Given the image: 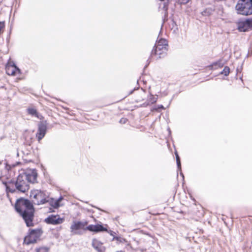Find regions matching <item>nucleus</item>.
I'll return each instance as SVG.
<instances>
[{"label":"nucleus","instance_id":"1","mask_svg":"<svg viewBox=\"0 0 252 252\" xmlns=\"http://www.w3.org/2000/svg\"><path fill=\"white\" fill-rule=\"evenodd\" d=\"M15 209L21 216L28 227L33 226L34 208L29 200L23 198L17 199L15 204Z\"/></svg>","mask_w":252,"mask_h":252},{"label":"nucleus","instance_id":"2","mask_svg":"<svg viewBox=\"0 0 252 252\" xmlns=\"http://www.w3.org/2000/svg\"><path fill=\"white\" fill-rule=\"evenodd\" d=\"M3 184L5 186L7 193H26L30 189L28 182L21 174L17 177L16 181L11 180L8 182H3Z\"/></svg>","mask_w":252,"mask_h":252},{"label":"nucleus","instance_id":"3","mask_svg":"<svg viewBox=\"0 0 252 252\" xmlns=\"http://www.w3.org/2000/svg\"><path fill=\"white\" fill-rule=\"evenodd\" d=\"M168 47V42L166 39L160 38L157 40L152 50L148 61L150 63L154 59L158 60L164 58L167 55Z\"/></svg>","mask_w":252,"mask_h":252},{"label":"nucleus","instance_id":"4","mask_svg":"<svg viewBox=\"0 0 252 252\" xmlns=\"http://www.w3.org/2000/svg\"><path fill=\"white\" fill-rule=\"evenodd\" d=\"M235 9L238 14L248 16L252 14V0H239Z\"/></svg>","mask_w":252,"mask_h":252},{"label":"nucleus","instance_id":"5","mask_svg":"<svg viewBox=\"0 0 252 252\" xmlns=\"http://www.w3.org/2000/svg\"><path fill=\"white\" fill-rule=\"evenodd\" d=\"M87 221H73L70 226V232L73 235H81L79 230L82 229L85 230V226L88 224Z\"/></svg>","mask_w":252,"mask_h":252},{"label":"nucleus","instance_id":"6","mask_svg":"<svg viewBox=\"0 0 252 252\" xmlns=\"http://www.w3.org/2000/svg\"><path fill=\"white\" fill-rule=\"evenodd\" d=\"M47 131V123L46 121L39 122L37 125V131L35 136L38 142H40L45 136Z\"/></svg>","mask_w":252,"mask_h":252},{"label":"nucleus","instance_id":"7","mask_svg":"<svg viewBox=\"0 0 252 252\" xmlns=\"http://www.w3.org/2000/svg\"><path fill=\"white\" fill-rule=\"evenodd\" d=\"M25 177V180L29 183L34 184L37 182V173L35 169H27L25 172L21 174Z\"/></svg>","mask_w":252,"mask_h":252},{"label":"nucleus","instance_id":"8","mask_svg":"<svg viewBox=\"0 0 252 252\" xmlns=\"http://www.w3.org/2000/svg\"><path fill=\"white\" fill-rule=\"evenodd\" d=\"M133 92L135 95V100L137 102L144 100L148 96L145 91L142 88H134L129 92V94H131Z\"/></svg>","mask_w":252,"mask_h":252},{"label":"nucleus","instance_id":"9","mask_svg":"<svg viewBox=\"0 0 252 252\" xmlns=\"http://www.w3.org/2000/svg\"><path fill=\"white\" fill-rule=\"evenodd\" d=\"M85 230H89L91 232H93L96 233L101 232L108 231L107 228L104 227L103 225L100 224H97L95 225H89L85 227Z\"/></svg>","mask_w":252,"mask_h":252},{"label":"nucleus","instance_id":"10","mask_svg":"<svg viewBox=\"0 0 252 252\" xmlns=\"http://www.w3.org/2000/svg\"><path fill=\"white\" fill-rule=\"evenodd\" d=\"M41 234V230L39 229H32L28 237L29 241L27 244H31L36 242Z\"/></svg>","mask_w":252,"mask_h":252},{"label":"nucleus","instance_id":"11","mask_svg":"<svg viewBox=\"0 0 252 252\" xmlns=\"http://www.w3.org/2000/svg\"><path fill=\"white\" fill-rule=\"evenodd\" d=\"M5 70L8 75L15 76L18 74H21V70L13 63L12 64L7 65L5 67Z\"/></svg>","mask_w":252,"mask_h":252},{"label":"nucleus","instance_id":"12","mask_svg":"<svg viewBox=\"0 0 252 252\" xmlns=\"http://www.w3.org/2000/svg\"><path fill=\"white\" fill-rule=\"evenodd\" d=\"M45 221L48 224L57 225L62 223L63 221V219L61 218L59 215H51L45 219Z\"/></svg>","mask_w":252,"mask_h":252},{"label":"nucleus","instance_id":"13","mask_svg":"<svg viewBox=\"0 0 252 252\" xmlns=\"http://www.w3.org/2000/svg\"><path fill=\"white\" fill-rule=\"evenodd\" d=\"M92 246L98 252H104L106 249L103 243L95 238L92 240Z\"/></svg>","mask_w":252,"mask_h":252},{"label":"nucleus","instance_id":"14","mask_svg":"<svg viewBox=\"0 0 252 252\" xmlns=\"http://www.w3.org/2000/svg\"><path fill=\"white\" fill-rule=\"evenodd\" d=\"M44 193L43 191L38 190H32L31 192V198L32 199V202L35 204V202L40 201L42 197H43Z\"/></svg>","mask_w":252,"mask_h":252},{"label":"nucleus","instance_id":"15","mask_svg":"<svg viewBox=\"0 0 252 252\" xmlns=\"http://www.w3.org/2000/svg\"><path fill=\"white\" fill-rule=\"evenodd\" d=\"M237 29L240 32H246L249 31L245 20H239L237 23Z\"/></svg>","mask_w":252,"mask_h":252},{"label":"nucleus","instance_id":"16","mask_svg":"<svg viewBox=\"0 0 252 252\" xmlns=\"http://www.w3.org/2000/svg\"><path fill=\"white\" fill-rule=\"evenodd\" d=\"M169 0H158L159 8L166 11L168 9Z\"/></svg>","mask_w":252,"mask_h":252},{"label":"nucleus","instance_id":"17","mask_svg":"<svg viewBox=\"0 0 252 252\" xmlns=\"http://www.w3.org/2000/svg\"><path fill=\"white\" fill-rule=\"evenodd\" d=\"M157 101V97H155L152 94H150L149 97H148L147 101L142 104V106L144 107H146L148 105H150L152 104H153Z\"/></svg>","mask_w":252,"mask_h":252},{"label":"nucleus","instance_id":"18","mask_svg":"<svg viewBox=\"0 0 252 252\" xmlns=\"http://www.w3.org/2000/svg\"><path fill=\"white\" fill-rule=\"evenodd\" d=\"M49 204L55 209H57L60 207V204L58 203V201H56L53 198H49L48 200Z\"/></svg>","mask_w":252,"mask_h":252},{"label":"nucleus","instance_id":"19","mask_svg":"<svg viewBox=\"0 0 252 252\" xmlns=\"http://www.w3.org/2000/svg\"><path fill=\"white\" fill-rule=\"evenodd\" d=\"M49 197L47 196L45 193L44 194L43 197H42L40 201H37L35 202V204L36 205H41L44 204L46 203H48V200L49 199Z\"/></svg>","mask_w":252,"mask_h":252},{"label":"nucleus","instance_id":"20","mask_svg":"<svg viewBox=\"0 0 252 252\" xmlns=\"http://www.w3.org/2000/svg\"><path fill=\"white\" fill-rule=\"evenodd\" d=\"M27 112L29 114L32 115V116H34L35 117H38V116H37L38 112L35 108H29L27 109Z\"/></svg>","mask_w":252,"mask_h":252},{"label":"nucleus","instance_id":"21","mask_svg":"<svg viewBox=\"0 0 252 252\" xmlns=\"http://www.w3.org/2000/svg\"><path fill=\"white\" fill-rule=\"evenodd\" d=\"M213 12V10L212 8H207L201 12V14L204 16H208L211 15Z\"/></svg>","mask_w":252,"mask_h":252},{"label":"nucleus","instance_id":"22","mask_svg":"<svg viewBox=\"0 0 252 252\" xmlns=\"http://www.w3.org/2000/svg\"><path fill=\"white\" fill-rule=\"evenodd\" d=\"M230 72V68L228 66H225L223 69L220 72L221 74H223L225 76L228 75Z\"/></svg>","mask_w":252,"mask_h":252},{"label":"nucleus","instance_id":"23","mask_svg":"<svg viewBox=\"0 0 252 252\" xmlns=\"http://www.w3.org/2000/svg\"><path fill=\"white\" fill-rule=\"evenodd\" d=\"M246 22L248 31H250L252 28V18L246 19Z\"/></svg>","mask_w":252,"mask_h":252},{"label":"nucleus","instance_id":"24","mask_svg":"<svg viewBox=\"0 0 252 252\" xmlns=\"http://www.w3.org/2000/svg\"><path fill=\"white\" fill-rule=\"evenodd\" d=\"M48 248L47 247H42L37 249V252H47Z\"/></svg>","mask_w":252,"mask_h":252},{"label":"nucleus","instance_id":"25","mask_svg":"<svg viewBox=\"0 0 252 252\" xmlns=\"http://www.w3.org/2000/svg\"><path fill=\"white\" fill-rule=\"evenodd\" d=\"M190 0H176L177 2L181 4H186L188 3Z\"/></svg>","mask_w":252,"mask_h":252},{"label":"nucleus","instance_id":"26","mask_svg":"<svg viewBox=\"0 0 252 252\" xmlns=\"http://www.w3.org/2000/svg\"><path fill=\"white\" fill-rule=\"evenodd\" d=\"M123 238L120 237L114 236L113 238V240H117L118 242H122Z\"/></svg>","mask_w":252,"mask_h":252},{"label":"nucleus","instance_id":"27","mask_svg":"<svg viewBox=\"0 0 252 252\" xmlns=\"http://www.w3.org/2000/svg\"><path fill=\"white\" fill-rule=\"evenodd\" d=\"M127 121V119L126 118H122L120 119V123L121 124H124L125 123H126V122Z\"/></svg>","mask_w":252,"mask_h":252},{"label":"nucleus","instance_id":"28","mask_svg":"<svg viewBox=\"0 0 252 252\" xmlns=\"http://www.w3.org/2000/svg\"><path fill=\"white\" fill-rule=\"evenodd\" d=\"M178 169L181 170V163L180 160L176 161Z\"/></svg>","mask_w":252,"mask_h":252},{"label":"nucleus","instance_id":"29","mask_svg":"<svg viewBox=\"0 0 252 252\" xmlns=\"http://www.w3.org/2000/svg\"><path fill=\"white\" fill-rule=\"evenodd\" d=\"M63 199V197L62 196L60 197L58 199H56V201H58V203L60 204V202Z\"/></svg>","mask_w":252,"mask_h":252},{"label":"nucleus","instance_id":"30","mask_svg":"<svg viewBox=\"0 0 252 252\" xmlns=\"http://www.w3.org/2000/svg\"><path fill=\"white\" fill-rule=\"evenodd\" d=\"M175 155H176V161H178V160H180V157H179L178 153H177V152L175 153Z\"/></svg>","mask_w":252,"mask_h":252},{"label":"nucleus","instance_id":"31","mask_svg":"<svg viewBox=\"0 0 252 252\" xmlns=\"http://www.w3.org/2000/svg\"><path fill=\"white\" fill-rule=\"evenodd\" d=\"M37 116H38V117L37 118L40 120H42L43 119V116L39 114L38 113L37 114Z\"/></svg>","mask_w":252,"mask_h":252},{"label":"nucleus","instance_id":"32","mask_svg":"<svg viewBox=\"0 0 252 252\" xmlns=\"http://www.w3.org/2000/svg\"><path fill=\"white\" fill-rule=\"evenodd\" d=\"M24 160H25L26 162H30L32 161L31 159H24Z\"/></svg>","mask_w":252,"mask_h":252},{"label":"nucleus","instance_id":"33","mask_svg":"<svg viewBox=\"0 0 252 252\" xmlns=\"http://www.w3.org/2000/svg\"><path fill=\"white\" fill-rule=\"evenodd\" d=\"M158 109H164V107H163V105H160L158 106Z\"/></svg>","mask_w":252,"mask_h":252},{"label":"nucleus","instance_id":"34","mask_svg":"<svg viewBox=\"0 0 252 252\" xmlns=\"http://www.w3.org/2000/svg\"><path fill=\"white\" fill-rule=\"evenodd\" d=\"M49 209H50L49 212H52L53 211L52 208H50Z\"/></svg>","mask_w":252,"mask_h":252},{"label":"nucleus","instance_id":"35","mask_svg":"<svg viewBox=\"0 0 252 252\" xmlns=\"http://www.w3.org/2000/svg\"><path fill=\"white\" fill-rule=\"evenodd\" d=\"M113 233H115V232L111 231V233H110L111 235L113 236Z\"/></svg>","mask_w":252,"mask_h":252},{"label":"nucleus","instance_id":"36","mask_svg":"<svg viewBox=\"0 0 252 252\" xmlns=\"http://www.w3.org/2000/svg\"><path fill=\"white\" fill-rule=\"evenodd\" d=\"M180 174H181V175H182V176L183 178H184V175H183V174L182 173H180Z\"/></svg>","mask_w":252,"mask_h":252},{"label":"nucleus","instance_id":"37","mask_svg":"<svg viewBox=\"0 0 252 252\" xmlns=\"http://www.w3.org/2000/svg\"><path fill=\"white\" fill-rule=\"evenodd\" d=\"M215 64H219L220 65V62L216 63Z\"/></svg>","mask_w":252,"mask_h":252}]
</instances>
